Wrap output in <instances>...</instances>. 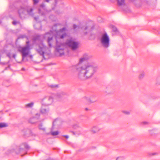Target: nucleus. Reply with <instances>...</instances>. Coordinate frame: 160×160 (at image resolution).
<instances>
[{
  "mask_svg": "<svg viewBox=\"0 0 160 160\" xmlns=\"http://www.w3.org/2000/svg\"><path fill=\"white\" fill-rule=\"evenodd\" d=\"M86 61L87 60L82 56L80 59L78 63L75 66L78 78L81 80H85L90 78L98 69V67L94 63H88L82 64V63Z\"/></svg>",
  "mask_w": 160,
  "mask_h": 160,
  "instance_id": "nucleus-1",
  "label": "nucleus"
},
{
  "mask_svg": "<svg viewBox=\"0 0 160 160\" xmlns=\"http://www.w3.org/2000/svg\"><path fill=\"white\" fill-rule=\"evenodd\" d=\"M44 35H37L35 36L33 40L35 42H37L36 46V50L38 53L42 57L45 59V56H48L50 53L48 48L43 43L42 38H44Z\"/></svg>",
  "mask_w": 160,
  "mask_h": 160,
  "instance_id": "nucleus-2",
  "label": "nucleus"
},
{
  "mask_svg": "<svg viewBox=\"0 0 160 160\" xmlns=\"http://www.w3.org/2000/svg\"><path fill=\"white\" fill-rule=\"evenodd\" d=\"M67 29L66 28L63 27L57 32V34L56 36V46L55 48L57 54H59L60 56L64 54V47L62 44L59 43L58 41V39H63L66 37L67 36V34L65 32Z\"/></svg>",
  "mask_w": 160,
  "mask_h": 160,
  "instance_id": "nucleus-3",
  "label": "nucleus"
},
{
  "mask_svg": "<svg viewBox=\"0 0 160 160\" xmlns=\"http://www.w3.org/2000/svg\"><path fill=\"white\" fill-rule=\"evenodd\" d=\"M23 148L27 150H28L30 148L29 146L26 142H24L19 146H16L13 148L8 150V154L12 153L13 154H20L21 156H23L27 152V151L24 149Z\"/></svg>",
  "mask_w": 160,
  "mask_h": 160,
  "instance_id": "nucleus-4",
  "label": "nucleus"
},
{
  "mask_svg": "<svg viewBox=\"0 0 160 160\" xmlns=\"http://www.w3.org/2000/svg\"><path fill=\"white\" fill-rule=\"evenodd\" d=\"M33 10L32 8L30 7H26L25 8L21 7L18 10V12L20 17L22 18L25 17L27 12L30 15L33 16Z\"/></svg>",
  "mask_w": 160,
  "mask_h": 160,
  "instance_id": "nucleus-5",
  "label": "nucleus"
},
{
  "mask_svg": "<svg viewBox=\"0 0 160 160\" xmlns=\"http://www.w3.org/2000/svg\"><path fill=\"white\" fill-rule=\"evenodd\" d=\"M100 41L101 45L104 48H107L109 47L110 40L107 32H105L101 35Z\"/></svg>",
  "mask_w": 160,
  "mask_h": 160,
  "instance_id": "nucleus-6",
  "label": "nucleus"
},
{
  "mask_svg": "<svg viewBox=\"0 0 160 160\" xmlns=\"http://www.w3.org/2000/svg\"><path fill=\"white\" fill-rule=\"evenodd\" d=\"M93 27L90 25L88 24H86L84 25H83L81 27L75 24H74L73 26V29L76 30V29H79L81 28L82 30V33L84 35H86L90 32H91L93 29Z\"/></svg>",
  "mask_w": 160,
  "mask_h": 160,
  "instance_id": "nucleus-7",
  "label": "nucleus"
},
{
  "mask_svg": "<svg viewBox=\"0 0 160 160\" xmlns=\"http://www.w3.org/2000/svg\"><path fill=\"white\" fill-rule=\"evenodd\" d=\"M18 51L21 52L22 54V59L28 56L30 52V46L29 41L26 42V45L24 47H19L18 48Z\"/></svg>",
  "mask_w": 160,
  "mask_h": 160,
  "instance_id": "nucleus-8",
  "label": "nucleus"
},
{
  "mask_svg": "<svg viewBox=\"0 0 160 160\" xmlns=\"http://www.w3.org/2000/svg\"><path fill=\"white\" fill-rule=\"evenodd\" d=\"M53 34L52 31L46 32L44 36V39L46 40V42L49 48L52 47L54 41L53 39Z\"/></svg>",
  "mask_w": 160,
  "mask_h": 160,
  "instance_id": "nucleus-9",
  "label": "nucleus"
},
{
  "mask_svg": "<svg viewBox=\"0 0 160 160\" xmlns=\"http://www.w3.org/2000/svg\"><path fill=\"white\" fill-rule=\"evenodd\" d=\"M65 44L70 47L72 50H75L78 48V43L72 39H69L66 41Z\"/></svg>",
  "mask_w": 160,
  "mask_h": 160,
  "instance_id": "nucleus-10",
  "label": "nucleus"
},
{
  "mask_svg": "<svg viewBox=\"0 0 160 160\" xmlns=\"http://www.w3.org/2000/svg\"><path fill=\"white\" fill-rule=\"evenodd\" d=\"M53 102V98L51 96H47L42 99L41 101L42 105L48 106L51 105Z\"/></svg>",
  "mask_w": 160,
  "mask_h": 160,
  "instance_id": "nucleus-11",
  "label": "nucleus"
},
{
  "mask_svg": "<svg viewBox=\"0 0 160 160\" xmlns=\"http://www.w3.org/2000/svg\"><path fill=\"white\" fill-rule=\"evenodd\" d=\"M40 116V114H39L36 113L35 116H33L29 119L28 120L29 122L34 124L38 122Z\"/></svg>",
  "mask_w": 160,
  "mask_h": 160,
  "instance_id": "nucleus-12",
  "label": "nucleus"
},
{
  "mask_svg": "<svg viewBox=\"0 0 160 160\" xmlns=\"http://www.w3.org/2000/svg\"><path fill=\"white\" fill-rule=\"evenodd\" d=\"M45 106H46L42 105L40 109V112L41 114L44 115H48L49 112V108Z\"/></svg>",
  "mask_w": 160,
  "mask_h": 160,
  "instance_id": "nucleus-13",
  "label": "nucleus"
},
{
  "mask_svg": "<svg viewBox=\"0 0 160 160\" xmlns=\"http://www.w3.org/2000/svg\"><path fill=\"white\" fill-rule=\"evenodd\" d=\"M101 128L98 126H93L91 128L90 131L92 134H95L98 133L101 130Z\"/></svg>",
  "mask_w": 160,
  "mask_h": 160,
  "instance_id": "nucleus-14",
  "label": "nucleus"
},
{
  "mask_svg": "<svg viewBox=\"0 0 160 160\" xmlns=\"http://www.w3.org/2000/svg\"><path fill=\"white\" fill-rule=\"evenodd\" d=\"M84 98L90 103H93L97 101L96 97L94 95H91L89 98L85 97Z\"/></svg>",
  "mask_w": 160,
  "mask_h": 160,
  "instance_id": "nucleus-15",
  "label": "nucleus"
},
{
  "mask_svg": "<svg viewBox=\"0 0 160 160\" xmlns=\"http://www.w3.org/2000/svg\"><path fill=\"white\" fill-rule=\"evenodd\" d=\"M38 128L39 130L43 132H46V128L42 125V124L41 123L39 124L38 126Z\"/></svg>",
  "mask_w": 160,
  "mask_h": 160,
  "instance_id": "nucleus-16",
  "label": "nucleus"
},
{
  "mask_svg": "<svg viewBox=\"0 0 160 160\" xmlns=\"http://www.w3.org/2000/svg\"><path fill=\"white\" fill-rule=\"evenodd\" d=\"M48 87L52 89H54L58 88V84H50L48 85Z\"/></svg>",
  "mask_w": 160,
  "mask_h": 160,
  "instance_id": "nucleus-17",
  "label": "nucleus"
},
{
  "mask_svg": "<svg viewBox=\"0 0 160 160\" xmlns=\"http://www.w3.org/2000/svg\"><path fill=\"white\" fill-rule=\"evenodd\" d=\"M145 75V72L144 71H142L139 74L138 78L139 79H142L144 77Z\"/></svg>",
  "mask_w": 160,
  "mask_h": 160,
  "instance_id": "nucleus-18",
  "label": "nucleus"
},
{
  "mask_svg": "<svg viewBox=\"0 0 160 160\" xmlns=\"http://www.w3.org/2000/svg\"><path fill=\"white\" fill-rule=\"evenodd\" d=\"M118 5L119 6L125 4L124 0H117Z\"/></svg>",
  "mask_w": 160,
  "mask_h": 160,
  "instance_id": "nucleus-19",
  "label": "nucleus"
},
{
  "mask_svg": "<svg viewBox=\"0 0 160 160\" xmlns=\"http://www.w3.org/2000/svg\"><path fill=\"white\" fill-rule=\"evenodd\" d=\"M82 57H84L86 60H87L90 58L91 57V56L89 55L87 53L84 54Z\"/></svg>",
  "mask_w": 160,
  "mask_h": 160,
  "instance_id": "nucleus-20",
  "label": "nucleus"
},
{
  "mask_svg": "<svg viewBox=\"0 0 160 160\" xmlns=\"http://www.w3.org/2000/svg\"><path fill=\"white\" fill-rule=\"evenodd\" d=\"M66 93L63 92H59L57 94V96L59 98H60L61 97H62L64 95H66Z\"/></svg>",
  "mask_w": 160,
  "mask_h": 160,
  "instance_id": "nucleus-21",
  "label": "nucleus"
},
{
  "mask_svg": "<svg viewBox=\"0 0 160 160\" xmlns=\"http://www.w3.org/2000/svg\"><path fill=\"white\" fill-rule=\"evenodd\" d=\"M59 132L58 131H52L50 132L52 136H55L58 134Z\"/></svg>",
  "mask_w": 160,
  "mask_h": 160,
  "instance_id": "nucleus-22",
  "label": "nucleus"
},
{
  "mask_svg": "<svg viewBox=\"0 0 160 160\" xmlns=\"http://www.w3.org/2000/svg\"><path fill=\"white\" fill-rule=\"evenodd\" d=\"M34 105V103L33 102H31L29 103H28L26 105V108H32Z\"/></svg>",
  "mask_w": 160,
  "mask_h": 160,
  "instance_id": "nucleus-23",
  "label": "nucleus"
},
{
  "mask_svg": "<svg viewBox=\"0 0 160 160\" xmlns=\"http://www.w3.org/2000/svg\"><path fill=\"white\" fill-rule=\"evenodd\" d=\"M15 7L12 4L10 5L9 7V11L10 12H12L15 9Z\"/></svg>",
  "mask_w": 160,
  "mask_h": 160,
  "instance_id": "nucleus-24",
  "label": "nucleus"
},
{
  "mask_svg": "<svg viewBox=\"0 0 160 160\" xmlns=\"http://www.w3.org/2000/svg\"><path fill=\"white\" fill-rule=\"evenodd\" d=\"M8 125L7 124L4 123H0V128H2L3 127H7Z\"/></svg>",
  "mask_w": 160,
  "mask_h": 160,
  "instance_id": "nucleus-25",
  "label": "nucleus"
},
{
  "mask_svg": "<svg viewBox=\"0 0 160 160\" xmlns=\"http://www.w3.org/2000/svg\"><path fill=\"white\" fill-rule=\"evenodd\" d=\"M112 29L113 31L117 32H118V30L116 27L114 26H112Z\"/></svg>",
  "mask_w": 160,
  "mask_h": 160,
  "instance_id": "nucleus-26",
  "label": "nucleus"
},
{
  "mask_svg": "<svg viewBox=\"0 0 160 160\" xmlns=\"http://www.w3.org/2000/svg\"><path fill=\"white\" fill-rule=\"evenodd\" d=\"M37 26H39L40 27V28H41V24L40 23H36V24H35L34 26V27L36 28V29H39V28H37L36 27Z\"/></svg>",
  "mask_w": 160,
  "mask_h": 160,
  "instance_id": "nucleus-27",
  "label": "nucleus"
},
{
  "mask_svg": "<svg viewBox=\"0 0 160 160\" xmlns=\"http://www.w3.org/2000/svg\"><path fill=\"white\" fill-rule=\"evenodd\" d=\"M124 158L123 157H118L116 160H124Z\"/></svg>",
  "mask_w": 160,
  "mask_h": 160,
  "instance_id": "nucleus-28",
  "label": "nucleus"
},
{
  "mask_svg": "<svg viewBox=\"0 0 160 160\" xmlns=\"http://www.w3.org/2000/svg\"><path fill=\"white\" fill-rule=\"evenodd\" d=\"M34 5L38 4L39 2V0H32Z\"/></svg>",
  "mask_w": 160,
  "mask_h": 160,
  "instance_id": "nucleus-29",
  "label": "nucleus"
},
{
  "mask_svg": "<svg viewBox=\"0 0 160 160\" xmlns=\"http://www.w3.org/2000/svg\"><path fill=\"white\" fill-rule=\"evenodd\" d=\"M122 112L126 115H129L130 114V112L128 111H122Z\"/></svg>",
  "mask_w": 160,
  "mask_h": 160,
  "instance_id": "nucleus-30",
  "label": "nucleus"
},
{
  "mask_svg": "<svg viewBox=\"0 0 160 160\" xmlns=\"http://www.w3.org/2000/svg\"><path fill=\"white\" fill-rule=\"evenodd\" d=\"M46 5L44 3V2H43L40 5V7L42 8H44L45 7Z\"/></svg>",
  "mask_w": 160,
  "mask_h": 160,
  "instance_id": "nucleus-31",
  "label": "nucleus"
},
{
  "mask_svg": "<svg viewBox=\"0 0 160 160\" xmlns=\"http://www.w3.org/2000/svg\"><path fill=\"white\" fill-rule=\"evenodd\" d=\"M148 2L147 1L145 0L143 1L142 4L143 5H146L148 4Z\"/></svg>",
  "mask_w": 160,
  "mask_h": 160,
  "instance_id": "nucleus-32",
  "label": "nucleus"
},
{
  "mask_svg": "<svg viewBox=\"0 0 160 160\" xmlns=\"http://www.w3.org/2000/svg\"><path fill=\"white\" fill-rule=\"evenodd\" d=\"M18 22H17V21H14L13 22H12V23L13 24V25H16L17 23H18Z\"/></svg>",
  "mask_w": 160,
  "mask_h": 160,
  "instance_id": "nucleus-33",
  "label": "nucleus"
},
{
  "mask_svg": "<svg viewBox=\"0 0 160 160\" xmlns=\"http://www.w3.org/2000/svg\"><path fill=\"white\" fill-rule=\"evenodd\" d=\"M157 154H158V153H151L150 154V155H152V156H154V155H157Z\"/></svg>",
  "mask_w": 160,
  "mask_h": 160,
  "instance_id": "nucleus-34",
  "label": "nucleus"
},
{
  "mask_svg": "<svg viewBox=\"0 0 160 160\" xmlns=\"http://www.w3.org/2000/svg\"><path fill=\"white\" fill-rule=\"evenodd\" d=\"M54 3H55L54 5L55 6L56 5V4H57L58 0H54Z\"/></svg>",
  "mask_w": 160,
  "mask_h": 160,
  "instance_id": "nucleus-35",
  "label": "nucleus"
},
{
  "mask_svg": "<svg viewBox=\"0 0 160 160\" xmlns=\"http://www.w3.org/2000/svg\"><path fill=\"white\" fill-rule=\"evenodd\" d=\"M7 56L9 57L10 58H11L10 54L9 53L7 54Z\"/></svg>",
  "mask_w": 160,
  "mask_h": 160,
  "instance_id": "nucleus-36",
  "label": "nucleus"
},
{
  "mask_svg": "<svg viewBox=\"0 0 160 160\" xmlns=\"http://www.w3.org/2000/svg\"><path fill=\"white\" fill-rule=\"evenodd\" d=\"M38 17H34V18L36 20V21H38Z\"/></svg>",
  "mask_w": 160,
  "mask_h": 160,
  "instance_id": "nucleus-37",
  "label": "nucleus"
},
{
  "mask_svg": "<svg viewBox=\"0 0 160 160\" xmlns=\"http://www.w3.org/2000/svg\"><path fill=\"white\" fill-rule=\"evenodd\" d=\"M63 137L66 138H69V136L68 135H64Z\"/></svg>",
  "mask_w": 160,
  "mask_h": 160,
  "instance_id": "nucleus-38",
  "label": "nucleus"
},
{
  "mask_svg": "<svg viewBox=\"0 0 160 160\" xmlns=\"http://www.w3.org/2000/svg\"><path fill=\"white\" fill-rule=\"evenodd\" d=\"M142 123L144 124H148V122H143Z\"/></svg>",
  "mask_w": 160,
  "mask_h": 160,
  "instance_id": "nucleus-39",
  "label": "nucleus"
},
{
  "mask_svg": "<svg viewBox=\"0 0 160 160\" xmlns=\"http://www.w3.org/2000/svg\"><path fill=\"white\" fill-rule=\"evenodd\" d=\"M16 54H14L13 55V56H12V57H13V58H16Z\"/></svg>",
  "mask_w": 160,
  "mask_h": 160,
  "instance_id": "nucleus-40",
  "label": "nucleus"
},
{
  "mask_svg": "<svg viewBox=\"0 0 160 160\" xmlns=\"http://www.w3.org/2000/svg\"><path fill=\"white\" fill-rule=\"evenodd\" d=\"M57 120H55L53 122V125H54V123Z\"/></svg>",
  "mask_w": 160,
  "mask_h": 160,
  "instance_id": "nucleus-41",
  "label": "nucleus"
},
{
  "mask_svg": "<svg viewBox=\"0 0 160 160\" xmlns=\"http://www.w3.org/2000/svg\"><path fill=\"white\" fill-rule=\"evenodd\" d=\"M90 36H95V35L93 34H91V33H90Z\"/></svg>",
  "mask_w": 160,
  "mask_h": 160,
  "instance_id": "nucleus-42",
  "label": "nucleus"
},
{
  "mask_svg": "<svg viewBox=\"0 0 160 160\" xmlns=\"http://www.w3.org/2000/svg\"><path fill=\"white\" fill-rule=\"evenodd\" d=\"M85 110L86 111H88V110H89V109H88V108H85Z\"/></svg>",
  "mask_w": 160,
  "mask_h": 160,
  "instance_id": "nucleus-43",
  "label": "nucleus"
},
{
  "mask_svg": "<svg viewBox=\"0 0 160 160\" xmlns=\"http://www.w3.org/2000/svg\"><path fill=\"white\" fill-rule=\"evenodd\" d=\"M72 133H73V134H75V133L74 132H72Z\"/></svg>",
  "mask_w": 160,
  "mask_h": 160,
  "instance_id": "nucleus-44",
  "label": "nucleus"
},
{
  "mask_svg": "<svg viewBox=\"0 0 160 160\" xmlns=\"http://www.w3.org/2000/svg\"><path fill=\"white\" fill-rule=\"evenodd\" d=\"M20 38H21L20 37H19L18 38V39H19Z\"/></svg>",
  "mask_w": 160,
  "mask_h": 160,
  "instance_id": "nucleus-45",
  "label": "nucleus"
},
{
  "mask_svg": "<svg viewBox=\"0 0 160 160\" xmlns=\"http://www.w3.org/2000/svg\"><path fill=\"white\" fill-rule=\"evenodd\" d=\"M52 9L53 10V9H54V8H52Z\"/></svg>",
  "mask_w": 160,
  "mask_h": 160,
  "instance_id": "nucleus-46",
  "label": "nucleus"
},
{
  "mask_svg": "<svg viewBox=\"0 0 160 160\" xmlns=\"http://www.w3.org/2000/svg\"><path fill=\"white\" fill-rule=\"evenodd\" d=\"M24 70V69H22V70Z\"/></svg>",
  "mask_w": 160,
  "mask_h": 160,
  "instance_id": "nucleus-47",
  "label": "nucleus"
},
{
  "mask_svg": "<svg viewBox=\"0 0 160 160\" xmlns=\"http://www.w3.org/2000/svg\"><path fill=\"white\" fill-rule=\"evenodd\" d=\"M105 92L106 93H107V92H106V91H105Z\"/></svg>",
  "mask_w": 160,
  "mask_h": 160,
  "instance_id": "nucleus-48",
  "label": "nucleus"
},
{
  "mask_svg": "<svg viewBox=\"0 0 160 160\" xmlns=\"http://www.w3.org/2000/svg\"><path fill=\"white\" fill-rule=\"evenodd\" d=\"M108 93V94H109V93L108 92V93Z\"/></svg>",
  "mask_w": 160,
  "mask_h": 160,
  "instance_id": "nucleus-49",
  "label": "nucleus"
}]
</instances>
